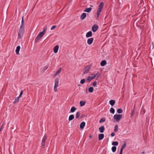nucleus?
<instances>
[{"label": "nucleus", "mask_w": 154, "mask_h": 154, "mask_svg": "<svg viewBox=\"0 0 154 154\" xmlns=\"http://www.w3.org/2000/svg\"><path fill=\"white\" fill-rule=\"evenodd\" d=\"M104 3L103 2H100L98 8L97 13V18H99L100 12H101L103 7Z\"/></svg>", "instance_id": "1"}, {"label": "nucleus", "mask_w": 154, "mask_h": 154, "mask_svg": "<svg viewBox=\"0 0 154 154\" xmlns=\"http://www.w3.org/2000/svg\"><path fill=\"white\" fill-rule=\"evenodd\" d=\"M100 76V74L98 72L96 74H91L87 78V80L88 81H90L93 79L95 78L96 76V78H98Z\"/></svg>", "instance_id": "2"}, {"label": "nucleus", "mask_w": 154, "mask_h": 154, "mask_svg": "<svg viewBox=\"0 0 154 154\" xmlns=\"http://www.w3.org/2000/svg\"><path fill=\"white\" fill-rule=\"evenodd\" d=\"M54 90L55 92H56L57 91V88L58 86V84L59 83V79L56 78L54 80Z\"/></svg>", "instance_id": "3"}, {"label": "nucleus", "mask_w": 154, "mask_h": 154, "mask_svg": "<svg viewBox=\"0 0 154 154\" xmlns=\"http://www.w3.org/2000/svg\"><path fill=\"white\" fill-rule=\"evenodd\" d=\"M122 115L121 114H115L113 118L116 122H119L122 118Z\"/></svg>", "instance_id": "4"}, {"label": "nucleus", "mask_w": 154, "mask_h": 154, "mask_svg": "<svg viewBox=\"0 0 154 154\" xmlns=\"http://www.w3.org/2000/svg\"><path fill=\"white\" fill-rule=\"evenodd\" d=\"M47 30V26H45L44 27L43 30V31L38 35L40 37L42 38L43 35L45 34V32Z\"/></svg>", "instance_id": "5"}, {"label": "nucleus", "mask_w": 154, "mask_h": 154, "mask_svg": "<svg viewBox=\"0 0 154 154\" xmlns=\"http://www.w3.org/2000/svg\"><path fill=\"white\" fill-rule=\"evenodd\" d=\"M47 30V26H45L44 27L43 30V31L38 35L40 37L42 38L43 35L45 34V32Z\"/></svg>", "instance_id": "6"}, {"label": "nucleus", "mask_w": 154, "mask_h": 154, "mask_svg": "<svg viewBox=\"0 0 154 154\" xmlns=\"http://www.w3.org/2000/svg\"><path fill=\"white\" fill-rule=\"evenodd\" d=\"M24 30L19 29L18 32V38L19 39L21 38L23 34Z\"/></svg>", "instance_id": "7"}, {"label": "nucleus", "mask_w": 154, "mask_h": 154, "mask_svg": "<svg viewBox=\"0 0 154 154\" xmlns=\"http://www.w3.org/2000/svg\"><path fill=\"white\" fill-rule=\"evenodd\" d=\"M47 136L45 135L44 136L42 139V147H43V148H44V146H45V141L47 139Z\"/></svg>", "instance_id": "8"}, {"label": "nucleus", "mask_w": 154, "mask_h": 154, "mask_svg": "<svg viewBox=\"0 0 154 154\" xmlns=\"http://www.w3.org/2000/svg\"><path fill=\"white\" fill-rule=\"evenodd\" d=\"M23 16L22 17V20L21 21V23L20 26V29L24 30V27H23L24 25V20L23 19Z\"/></svg>", "instance_id": "9"}, {"label": "nucleus", "mask_w": 154, "mask_h": 154, "mask_svg": "<svg viewBox=\"0 0 154 154\" xmlns=\"http://www.w3.org/2000/svg\"><path fill=\"white\" fill-rule=\"evenodd\" d=\"M98 28V26L97 25H94L92 28V31L94 32H95L97 29Z\"/></svg>", "instance_id": "10"}, {"label": "nucleus", "mask_w": 154, "mask_h": 154, "mask_svg": "<svg viewBox=\"0 0 154 154\" xmlns=\"http://www.w3.org/2000/svg\"><path fill=\"white\" fill-rule=\"evenodd\" d=\"M90 69V68L89 66L86 67L84 69V74H85L88 73L89 70Z\"/></svg>", "instance_id": "11"}, {"label": "nucleus", "mask_w": 154, "mask_h": 154, "mask_svg": "<svg viewBox=\"0 0 154 154\" xmlns=\"http://www.w3.org/2000/svg\"><path fill=\"white\" fill-rule=\"evenodd\" d=\"M93 40L94 39L93 38H88L87 40V42L88 44L89 45L91 44L93 42Z\"/></svg>", "instance_id": "12"}, {"label": "nucleus", "mask_w": 154, "mask_h": 154, "mask_svg": "<svg viewBox=\"0 0 154 154\" xmlns=\"http://www.w3.org/2000/svg\"><path fill=\"white\" fill-rule=\"evenodd\" d=\"M85 125V123L84 122H82L80 125V128L81 129H83Z\"/></svg>", "instance_id": "13"}, {"label": "nucleus", "mask_w": 154, "mask_h": 154, "mask_svg": "<svg viewBox=\"0 0 154 154\" xmlns=\"http://www.w3.org/2000/svg\"><path fill=\"white\" fill-rule=\"evenodd\" d=\"M59 46L58 45H56L54 48V51L55 53H57L58 50Z\"/></svg>", "instance_id": "14"}, {"label": "nucleus", "mask_w": 154, "mask_h": 154, "mask_svg": "<svg viewBox=\"0 0 154 154\" xmlns=\"http://www.w3.org/2000/svg\"><path fill=\"white\" fill-rule=\"evenodd\" d=\"M92 36V33L91 31H89L88 32L86 35V36L87 38H88L91 37Z\"/></svg>", "instance_id": "15"}, {"label": "nucleus", "mask_w": 154, "mask_h": 154, "mask_svg": "<svg viewBox=\"0 0 154 154\" xmlns=\"http://www.w3.org/2000/svg\"><path fill=\"white\" fill-rule=\"evenodd\" d=\"M104 129V127L103 126H102L99 128L100 132L101 133L103 132Z\"/></svg>", "instance_id": "16"}, {"label": "nucleus", "mask_w": 154, "mask_h": 154, "mask_svg": "<svg viewBox=\"0 0 154 154\" xmlns=\"http://www.w3.org/2000/svg\"><path fill=\"white\" fill-rule=\"evenodd\" d=\"M86 14L85 13H83L80 16V19L82 20H84L86 17Z\"/></svg>", "instance_id": "17"}, {"label": "nucleus", "mask_w": 154, "mask_h": 154, "mask_svg": "<svg viewBox=\"0 0 154 154\" xmlns=\"http://www.w3.org/2000/svg\"><path fill=\"white\" fill-rule=\"evenodd\" d=\"M104 137V135L103 134H100L98 135V139L99 140H102Z\"/></svg>", "instance_id": "18"}, {"label": "nucleus", "mask_w": 154, "mask_h": 154, "mask_svg": "<svg viewBox=\"0 0 154 154\" xmlns=\"http://www.w3.org/2000/svg\"><path fill=\"white\" fill-rule=\"evenodd\" d=\"M91 9L92 8H85L84 11V12L89 13L91 11Z\"/></svg>", "instance_id": "19"}, {"label": "nucleus", "mask_w": 154, "mask_h": 154, "mask_svg": "<svg viewBox=\"0 0 154 154\" xmlns=\"http://www.w3.org/2000/svg\"><path fill=\"white\" fill-rule=\"evenodd\" d=\"M20 48V46H17L16 49V52L17 54H19V51Z\"/></svg>", "instance_id": "20"}, {"label": "nucleus", "mask_w": 154, "mask_h": 154, "mask_svg": "<svg viewBox=\"0 0 154 154\" xmlns=\"http://www.w3.org/2000/svg\"><path fill=\"white\" fill-rule=\"evenodd\" d=\"M106 64V62L105 60H102L100 63V65L101 66H104Z\"/></svg>", "instance_id": "21"}, {"label": "nucleus", "mask_w": 154, "mask_h": 154, "mask_svg": "<svg viewBox=\"0 0 154 154\" xmlns=\"http://www.w3.org/2000/svg\"><path fill=\"white\" fill-rule=\"evenodd\" d=\"M109 103L112 106H113L115 103V101L114 100H111L109 101Z\"/></svg>", "instance_id": "22"}, {"label": "nucleus", "mask_w": 154, "mask_h": 154, "mask_svg": "<svg viewBox=\"0 0 154 154\" xmlns=\"http://www.w3.org/2000/svg\"><path fill=\"white\" fill-rule=\"evenodd\" d=\"M74 118V116L73 115H70L69 117V121H71L73 120Z\"/></svg>", "instance_id": "23"}, {"label": "nucleus", "mask_w": 154, "mask_h": 154, "mask_svg": "<svg viewBox=\"0 0 154 154\" xmlns=\"http://www.w3.org/2000/svg\"><path fill=\"white\" fill-rule=\"evenodd\" d=\"M76 109L75 107L72 106L70 109V112H73L76 110Z\"/></svg>", "instance_id": "24"}, {"label": "nucleus", "mask_w": 154, "mask_h": 154, "mask_svg": "<svg viewBox=\"0 0 154 154\" xmlns=\"http://www.w3.org/2000/svg\"><path fill=\"white\" fill-rule=\"evenodd\" d=\"M126 145V142H124L123 145L122 146L120 150H122V151L124 149Z\"/></svg>", "instance_id": "25"}, {"label": "nucleus", "mask_w": 154, "mask_h": 154, "mask_svg": "<svg viewBox=\"0 0 154 154\" xmlns=\"http://www.w3.org/2000/svg\"><path fill=\"white\" fill-rule=\"evenodd\" d=\"M61 68L59 69L54 75V76H55L59 74L61 72Z\"/></svg>", "instance_id": "26"}, {"label": "nucleus", "mask_w": 154, "mask_h": 154, "mask_svg": "<svg viewBox=\"0 0 154 154\" xmlns=\"http://www.w3.org/2000/svg\"><path fill=\"white\" fill-rule=\"evenodd\" d=\"M42 38L40 37L38 35L37 37L35 39V42H37L40 38Z\"/></svg>", "instance_id": "27"}, {"label": "nucleus", "mask_w": 154, "mask_h": 154, "mask_svg": "<svg viewBox=\"0 0 154 154\" xmlns=\"http://www.w3.org/2000/svg\"><path fill=\"white\" fill-rule=\"evenodd\" d=\"M85 102L82 101H81L80 102V104L81 106H82L85 105Z\"/></svg>", "instance_id": "28"}, {"label": "nucleus", "mask_w": 154, "mask_h": 154, "mask_svg": "<svg viewBox=\"0 0 154 154\" xmlns=\"http://www.w3.org/2000/svg\"><path fill=\"white\" fill-rule=\"evenodd\" d=\"M118 125H116L114 127V131L115 132H116L118 131Z\"/></svg>", "instance_id": "29"}, {"label": "nucleus", "mask_w": 154, "mask_h": 154, "mask_svg": "<svg viewBox=\"0 0 154 154\" xmlns=\"http://www.w3.org/2000/svg\"><path fill=\"white\" fill-rule=\"evenodd\" d=\"M88 90L90 92L92 93L93 91L94 88L93 87H90L88 88Z\"/></svg>", "instance_id": "30"}, {"label": "nucleus", "mask_w": 154, "mask_h": 154, "mask_svg": "<svg viewBox=\"0 0 154 154\" xmlns=\"http://www.w3.org/2000/svg\"><path fill=\"white\" fill-rule=\"evenodd\" d=\"M109 111L112 114H114L115 112L114 109L113 108H111L109 110Z\"/></svg>", "instance_id": "31"}, {"label": "nucleus", "mask_w": 154, "mask_h": 154, "mask_svg": "<svg viewBox=\"0 0 154 154\" xmlns=\"http://www.w3.org/2000/svg\"><path fill=\"white\" fill-rule=\"evenodd\" d=\"M112 145L113 146H117L118 145V142L117 141H114L112 142Z\"/></svg>", "instance_id": "32"}, {"label": "nucleus", "mask_w": 154, "mask_h": 154, "mask_svg": "<svg viewBox=\"0 0 154 154\" xmlns=\"http://www.w3.org/2000/svg\"><path fill=\"white\" fill-rule=\"evenodd\" d=\"M105 121V118H103L100 119V120L99 121V122L100 123H101L104 122Z\"/></svg>", "instance_id": "33"}, {"label": "nucleus", "mask_w": 154, "mask_h": 154, "mask_svg": "<svg viewBox=\"0 0 154 154\" xmlns=\"http://www.w3.org/2000/svg\"><path fill=\"white\" fill-rule=\"evenodd\" d=\"M80 112L79 111L77 112H76V118L77 119L80 116Z\"/></svg>", "instance_id": "34"}, {"label": "nucleus", "mask_w": 154, "mask_h": 154, "mask_svg": "<svg viewBox=\"0 0 154 154\" xmlns=\"http://www.w3.org/2000/svg\"><path fill=\"white\" fill-rule=\"evenodd\" d=\"M116 149V147L115 146H113L112 148V150L113 152H115Z\"/></svg>", "instance_id": "35"}, {"label": "nucleus", "mask_w": 154, "mask_h": 154, "mask_svg": "<svg viewBox=\"0 0 154 154\" xmlns=\"http://www.w3.org/2000/svg\"><path fill=\"white\" fill-rule=\"evenodd\" d=\"M20 97H19V96H18L17 97H16V98L15 99V101H14V103H15L16 102H17L19 100V99Z\"/></svg>", "instance_id": "36"}, {"label": "nucleus", "mask_w": 154, "mask_h": 154, "mask_svg": "<svg viewBox=\"0 0 154 154\" xmlns=\"http://www.w3.org/2000/svg\"><path fill=\"white\" fill-rule=\"evenodd\" d=\"M117 112L118 113H121L122 112V110L121 109H118L117 110Z\"/></svg>", "instance_id": "37"}, {"label": "nucleus", "mask_w": 154, "mask_h": 154, "mask_svg": "<svg viewBox=\"0 0 154 154\" xmlns=\"http://www.w3.org/2000/svg\"><path fill=\"white\" fill-rule=\"evenodd\" d=\"M85 82V79H82L80 81V83L82 84H83Z\"/></svg>", "instance_id": "38"}, {"label": "nucleus", "mask_w": 154, "mask_h": 154, "mask_svg": "<svg viewBox=\"0 0 154 154\" xmlns=\"http://www.w3.org/2000/svg\"><path fill=\"white\" fill-rule=\"evenodd\" d=\"M56 27V26H55V25L51 27V30H53L54 29H55Z\"/></svg>", "instance_id": "39"}, {"label": "nucleus", "mask_w": 154, "mask_h": 154, "mask_svg": "<svg viewBox=\"0 0 154 154\" xmlns=\"http://www.w3.org/2000/svg\"><path fill=\"white\" fill-rule=\"evenodd\" d=\"M97 84V82H94L93 83V86L94 87H95V86H96Z\"/></svg>", "instance_id": "40"}, {"label": "nucleus", "mask_w": 154, "mask_h": 154, "mask_svg": "<svg viewBox=\"0 0 154 154\" xmlns=\"http://www.w3.org/2000/svg\"><path fill=\"white\" fill-rule=\"evenodd\" d=\"M23 91L22 90L20 93V94L19 95V97H21V96L22 95V94H23Z\"/></svg>", "instance_id": "41"}, {"label": "nucleus", "mask_w": 154, "mask_h": 154, "mask_svg": "<svg viewBox=\"0 0 154 154\" xmlns=\"http://www.w3.org/2000/svg\"><path fill=\"white\" fill-rule=\"evenodd\" d=\"M85 114H83L81 116V118H80V119H82L83 117H85Z\"/></svg>", "instance_id": "42"}, {"label": "nucleus", "mask_w": 154, "mask_h": 154, "mask_svg": "<svg viewBox=\"0 0 154 154\" xmlns=\"http://www.w3.org/2000/svg\"><path fill=\"white\" fill-rule=\"evenodd\" d=\"M3 125L0 128V132H1L2 131V130L3 129Z\"/></svg>", "instance_id": "43"}, {"label": "nucleus", "mask_w": 154, "mask_h": 154, "mask_svg": "<svg viewBox=\"0 0 154 154\" xmlns=\"http://www.w3.org/2000/svg\"><path fill=\"white\" fill-rule=\"evenodd\" d=\"M141 112H143V113L144 114L145 112V110L144 109H142L141 110Z\"/></svg>", "instance_id": "44"}, {"label": "nucleus", "mask_w": 154, "mask_h": 154, "mask_svg": "<svg viewBox=\"0 0 154 154\" xmlns=\"http://www.w3.org/2000/svg\"><path fill=\"white\" fill-rule=\"evenodd\" d=\"M111 136L112 137H113V136H115V134L113 132V133H111Z\"/></svg>", "instance_id": "45"}, {"label": "nucleus", "mask_w": 154, "mask_h": 154, "mask_svg": "<svg viewBox=\"0 0 154 154\" xmlns=\"http://www.w3.org/2000/svg\"><path fill=\"white\" fill-rule=\"evenodd\" d=\"M122 151H123L120 150L119 154H122Z\"/></svg>", "instance_id": "46"}, {"label": "nucleus", "mask_w": 154, "mask_h": 154, "mask_svg": "<svg viewBox=\"0 0 154 154\" xmlns=\"http://www.w3.org/2000/svg\"><path fill=\"white\" fill-rule=\"evenodd\" d=\"M144 153V151H143V152H142V154H143V153Z\"/></svg>", "instance_id": "47"}, {"label": "nucleus", "mask_w": 154, "mask_h": 154, "mask_svg": "<svg viewBox=\"0 0 154 154\" xmlns=\"http://www.w3.org/2000/svg\"><path fill=\"white\" fill-rule=\"evenodd\" d=\"M90 6H91V7H93V6L92 5H90Z\"/></svg>", "instance_id": "48"}]
</instances>
